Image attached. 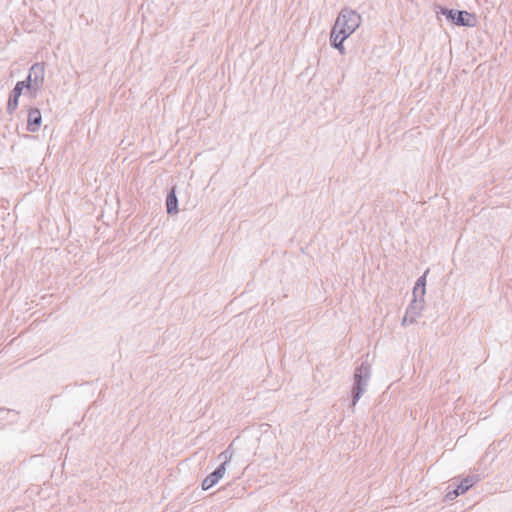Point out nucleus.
<instances>
[{"mask_svg":"<svg viewBox=\"0 0 512 512\" xmlns=\"http://www.w3.org/2000/svg\"><path fill=\"white\" fill-rule=\"evenodd\" d=\"M362 22L361 15L352 9L343 8L338 14L332 28L336 29L342 35V39H347L353 34Z\"/></svg>","mask_w":512,"mask_h":512,"instance_id":"obj_1","label":"nucleus"},{"mask_svg":"<svg viewBox=\"0 0 512 512\" xmlns=\"http://www.w3.org/2000/svg\"><path fill=\"white\" fill-rule=\"evenodd\" d=\"M371 377V365L364 361L355 368L353 375V386L351 391L352 406H355L359 399L366 392V387Z\"/></svg>","mask_w":512,"mask_h":512,"instance_id":"obj_2","label":"nucleus"},{"mask_svg":"<svg viewBox=\"0 0 512 512\" xmlns=\"http://www.w3.org/2000/svg\"><path fill=\"white\" fill-rule=\"evenodd\" d=\"M438 14H442L452 24L461 27H474L477 24L475 14L465 10L449 9L446 7H439Z\"/></svg>","mask_w":512,"mask_h":512,"instance_id":"obj_3","label":"nucleus"},{"mask_svg":"<svg viewBox=\"0 0 512 512\" xmlns=\"http://www.w3.org/2000/svg\"><path fill=\"white\" fill-rule=\"evenodd\" d=\"M226 467L219 465L213 472L207 475L201 483L203 490H209L215 486L224 476Z\"/></svg>","mask_w":512,"mask_h":512,"instance_id":"obj_4","label":"nucleus"},{"mask_svg":"<svg viewBox=\"0 0 512 512\" xmlns=\"http://www.w3.org/2000/svg\"><path fill=\"white\" fill-rule=\"evenodd\" d=\"M42 123L41 112L38 108H30L27 117V127L29 132H37Z\"/></svg>","mask_w":512,"mask_h":512,"instance_id":"obj_5","label":"nucleus"},{"mask_svg":"<svg viewBox=\"0 0 512 512\" xmlns=\"http://www.w3.org/2000/svg\"><path fill=\"white\" fill-rule=\"evenodd\" d=\"M424 308V297H414L410 304L408 305L406 312L410 315V324L416 321V318L420 316L422 310Z\"/></svg>","mask_w":512,"mask_h":512,"instance_id":"obj_6","label":"nucleus"},{"mask_svg":"<svg viewBox=\"0 0 512 512\" xmlns=\"http://www.w3.org/2000/svg\"><path fill=\"white\" fill-rule=\"evenodd\" d=\"M28 74L32 77L35 86H43L45 76V66L43 62L34 63L29 69Z\"/></svg>","mask_w":512,"mask_h":512,"instance_id":"obj_7","label":"nucleus"},{"mask_svg":"<svg viewBox=\"0 0 512 512\" xmlns=\"http://www.w3.org/2000/svg\"><path fill=\"white\" fill-rule=\"evenodd\" d=\"M166 212L168 215L177 214L178 209V198L176 195V188L172 187L166 196Z\"/></svg>","mask_w":512,"mask_h":512,"instance_id":"obj_8","label":"nucleus"},{"mask_svg":"<svg viewBox=\"0 0 512 512\" xmlns=\"http://www.w3.org/2000/svg\"><path fill=\"white\" fill-rule=\"evenodd\" d=\"M346 39H342V35L338 33V31L334 28L331 29L330 32V44L333 48L337 49L341 55L345 54L344 41Z\"/></svg>","mask_w":512,"mask_h":512,"instance_id":"obj_9","label":"nucleus"},{"mask_svg":"<svg viewBox=\"0 0 512 512\" xmlns=\"http://www.w3.org/2000/svg\"><path fill=\"white\" fill-rule=\"evenodd\" d=\"M480 480V476L478 474L469 475L461 480V482L456 486L461 494L466 493L471 487L474 486Z\"/></svg>","mask_w":512,"mask_h":512,"instance_id":"obj_10","label":"nucleus"},{"mask_svg":"<svg viewBox=\"0 0 512 512\" xmlns=\"http://www.w3.org/2000/svg\"><path fill=\"white\" fill-rule=\"evenodd\" d=\"M428 273V270L422 275L420 276L416 283H415V286L413 288V296L414 297H420V298H423L425 296V292H426V275Z\"/></svg>","mask_w":512,"mask_h":512,"instance_id":"obj_11","label":"nucleus"},{"mask_svg":"<svg viewBox=\"0 0 512 512\" xmlns=\"http://www.w3.org/2000/svg\"><path fill=\"white\" fill-rule=\"evenodd\" d=\"M34 81L35 80L32 77H30V74L27 75L25 80H22V82L26 84V92H24L25 96L35 98L39 90L42 88V86H35Z\"/></svg>","mask_w":512,"mask_h":512,"instance_id":"obj_12","label":"nucleus"},{"mask_svg":"<svg viewBox=\"0 0 512 512\" xmlns=\"http://www.w3.org/2000/svg\"><path fill=\"white\" fill-rule=\"evenodd\" d=\"M19 94H15L13 92L10 91L9 93V97H8V102H7V113L12 115L16 109L18 108V104H19Z\"/></svg>","mask_w":512,"mask_h":512,"instance_id":"obj_13","label":"nucleus"},{"mask_svg":"<svg viewBox=\"0 0 512 512\" xmlns=\"http://www.w3.org/2000/svg\"><path fill=\"white\" fill-rule=\"evenodd\" d=\"M234 455V449L232 447V444H230L223 452H221L218 456V459L222 460V463L220 465H223L224 467L227 466V464L232 460Z\"/></svg>","mask_w":512,"mask_h":512,"instance_id":"obj_14","label":"nucleus"},{"mask_svg":"<svg viewBox=\"0 0 512 512\" xmlns=\"http://www.w3.org/2000/svg\"><path fill=\"white\" fill-rule=\"evenodd\" d=\"M11 92L19 94V96H21L22 94H24V92H26V84H24V82L22 81H18L15 84L14 88L11 90Z\"/></svg>","mask_w":512,"mask_h":512,"instance_id":"obj_15","label":"nucleus"},{"mask_svg":"<svg viewBox=\"0 0 512 512\" xmlns=\"http://www.w3.org/2000/svg\"><path fill=\"white\" fill-rule=\"evenodd\" d=\"M459 495H461V493L459 492V490L457 489V487L453 488L452 490H449L446 494V499L448 500H454L456 499Z\"/></svg>","mask_w":512,"mask_h":512,"instance_id":"obj_16","label":"nucleus"},{"mask_svg":"<svg viewBox=\"0 0 512 512\" xmlns=\"http://www.w3.org/2000/svg\"><path fill=\"white\" fill-rule=\"evenodd\" d=\"M407 323H410V315L407 314V312L405 313V316L403 317L402 319V326H405Z\"/></svg>","mask_w":512,"mask_h":512,"instance_id":"obj_17","label":"nucleus"}]
</instances>
